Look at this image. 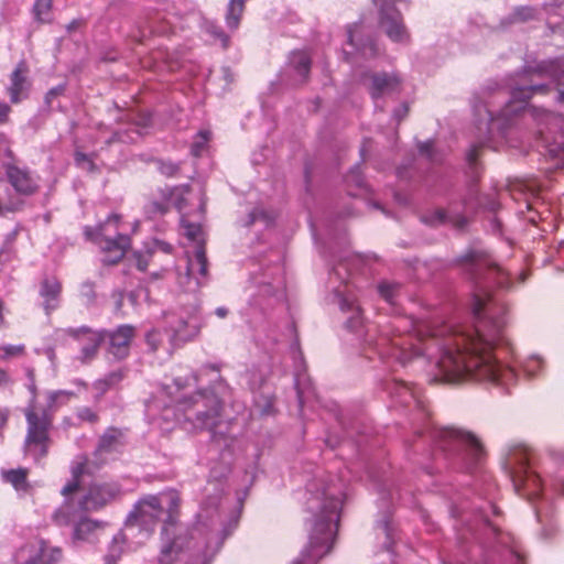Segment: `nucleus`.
Returning <instances> with one entry per match:
<instances>
[{"instance_id": "5701e85b", "label": "nucleus", "mask_w": 564, "mask_h": 564, "mask_svg": "<svg viewBox=\"0 0 564 564\" xmlns=\"http://www.w3.org/2000/svg\"><path fill=\"white\" fill-rule=\"evenodd\" d=\"M29 469L17 468L3 471V479L11 484L15 490L26 492L30 489L28 481Z\"/></svg>"}, {"instance_id": "4d7b16f0", "label": "nucleus", "mask_w": 564, "mask_h": 564, "mask_svg": "<svg viewBox=\"0 0 564 564\" xmlns=\"http://www.w3.org/2000/svg\"><path fill=\"white\" fill-rule=\"evenodd\" d=\"M557 91H558V100L564 102V85L563 84H558Z\"/></svg>"}, {"instance_id": "ddd939ff", "label": "nucleus", "mask_w": 564, "mask_h": 564, "mask_svg": "<svg viewBox=\"0 0 564 564\" xmlns=\"http://www.w3.org/2000/svg\"><path fill=\"white\" fill-rule=\"evenodd\" d=\"M135 337V328L132 325H120L112 332L107 330V351L117 360L126 359L130 354V347Z\"/></svg>"}, {"instance_id": "a878e982", "label": "nucleus", "mask_w": 564, "mask_h": 564, "mask_svg": "<svg viewBox=\"0 0 564 564\" xmlns=\"http://www.w3.org/2000/svg\"><path fill=\"white\" fill-rule=\"evenodd\" d=\"M245 11V4L241 0H230L226 14L227 26L235 31L239 28L240 20Z\"/></svg>"}, {"instance_id": "864d4df0", "label": "nucleus", "mask_w": 564, "mask_h": 564, "mask_svg": "<svg viewBox=\"0 0 564 564\" xmlns=\"http://www.w3.org/2000/svg\"><path fill=\"white\" fill-rule=\"evenodd\" d=\"M159 267L160 269L158 270V272L153 273V276L155 279H162L166 272V269L164 268L163 263H159Z\"/></svg>"}, {"instance_id": "bb28decb", "label": "nucleus", "mask_w": 564, "mask_h": 564, "mask_svg": "<svg viewBox=\"0 0 564 564\" xmlns=\"http://www.w3.org/2000/svg\"><path fill=\"white\" fill-rule=\"evenodd\" d=\"M101 528V523L88 518L80 519L74 529V538L77 540H87L98 529Z\"/></svg>"}, {"instance_id": "473e14b6", "label": "nucleus", "mask_w": 564, "mask_h": 564, "mask_svg": "<svg viewBox=\"0 0 564 564\" xmlns=\"http://www.w3.org/2000/svg\"><path fill=\"white\" fill-rule=\"evenodd\" d=\"M145 341L152 352H156L163 341V334L159 329H152L145 335Z\"/></svg>"}, {"instance_id": "4c0bfd02", "label": "nucleus", "mask_w": 564, "mask_h": 564, "mask_svg": "<svg viewBox=\"0 0 564 564\" xmlns=\"http://www.w3.org/2000/svg\"><path fill=\"white\" fill-rule=\"evenodd\" d=\"M74 156H75V162L77 165L82 166L84 164H87L89 170H91V171L95 170L94 160L90 159L89 155H87L86 153L76 151Z\"/></svg>"}, {"instance_id": "cd10ccee", "label": "nucleus", "mask_w": 564, "mask_h": 564, "mask_svg": "<svg viewBox=\"0 0 564 564\" xmlns=\"http://www.w3.org/2000/svg\"><path fill=\"white\" fill-rule=\"evenodd\" d=\"M53 11V0H35L32 14L37 23L44 24L51 22Z\"/></svg>"}, {"instance_id": "72a5a7b5", "label": "nucleus", "mask_w": 564, "mask_h": 564, "mask_svg": "<svg viewBox=\"0 0 564 564\" xmlns=\"http://www.w3.org/2000/svg\"><path fill=\"white\" fill-rule=\"evenodd\" d=\"M399 289L398 284L382 283L378 286V291L383 300L393 303V299Z\"/></svg>"}, {"instance_id": "7ed1b4c3", "label": "nucleus", "mask_w": 564, "mask_h": 564, "mask_svg": "<svg viewBox=\"0 0 564 564\" xmlns=\"http://www.w3.org/2000/svg\"><path fill=\"white\" fill-rule=\"evenodd\" d=\"M70 392L52 391L47 394L46 405L39 406L32 402L24 411L28 429L25 445L36 458H43L48 454L51 445L50 430L53 424L54 413L58 408L62 397H70Z\"/></svg>"}, {"instance_id": "5fc2aeb1", "label": "nucleus", "mask_w": 564, "mask_h": 564, "mask_svg": "<svg viewBox=\"0 0 564 564\" xmlns=\"http://www.w3.org/2000/svg\"><path fill=\"white\" fill-rule=\"evenodd\" d=\"M8 413L0 409V430L7 424Z\"/></svg>"}, {"instance_id": "b1692460", "label": "nucleus", "mask_w": 564, "mask_h": 564, "mask_svg": "<svg viewBox=\"0 0 564 564\" xmlns=\"http://www.w3.org/2000/svg\"><path fill=\"white\" fill-rule=\"evenodd\" d=\"M188 272L194 273L197 272L202 276H206L208 273V260L206 257V248L205 243H199L195 250V259L188 262Z\"/></svg>"}, {"instance_id": "c756f323", "label": "nucleus", "mask_w": 564, "mask_h": 564, "mask_svg": "<svg viewBox=\"0 0 564 564\" xmlns=\"http://www.w3.org/2000/svg\"><path fill=\"white\" fill-rule=\"evenodd\" d=\"M181 223H182V226L185 230V236L193 240V241H197L199 243H205L204 239H203V229H202V226L200 224H196V223H191L187 218H186V215L183 214L182 215V219H181Z\"/></svg>"}, {"instance_id": "9d476101", "label": "nucleus", "mask_w": 564, "mask_h": 564, "mask_svg": "<svg viewBox=\"0 0 564 564\" xmlns=\"http://www.w3.org/2000/svg\"><path fill=\"white\" fill-rule=\"evenodd\" d=\"M118 494L119 486L116 484L95 482L89 486L79 506L84 511H97L115 500Z\"/></svg>"}, {"instance_id": "c85d7f7f", "label": "nucleus", "mask_w": 564, "mask_h": 564, "mask_svg": "<svg viewBox=\"0 0 564 564\" xmlns=\"http://www.w3.org/2000/svg\"><path fill=\"white\" fill-rule=\"evenodd\" d=\"M340 308L345 312H348V311L352 312V316L348 321V326L350 328L356 329L361 325V323H362L361 308L358 304H356L355 301H350L348 299H343L340 301Z\"/></svg>"}, {"instance_id": "4468645a", "label": "nucleus", "mask_w": 564, "mask_h": 564, "mask_svg": "<svg viewBox=\"0 0 564 564\" xmlns=\"http://www.w3.org/2000/svg\"><path fill=\"white\" fill-rule=\"evenodd\" d=\"M164 510L161 500L158 496H148L141 499L133 512L131 518L143 525L154 524L163 514Z\"/></svg>"}, {"instance_id": "7c9ffc66", "label": "nucleus", "mask_w": 564, "mask_h": 564, "mask_svg": "<svg viewBox=\"0 0 564 564\" xmlns=\"http://www.w3.org/2000/svg\"><path fill=\"white\" fill-rule=\"evenodd\" d=\"M291 63L297 73L305 78L311 69V58L305 52H294L291 57Z\"/></svg>"}, {"instance_id": "37998d69", "label": "nucleus", "mask_w": 564, "mask_h": 564, "mask_svg": "<svg viewBox=\"0 0 564 564\" xmlns=\"http://www.w3.org/2000/svg\"><path fill=\"white\" fill-rule=\"evenodd\" d=\"M446 214L443 209H436L431 219L425 218L424 220L431 225L443 224L445 221Z\"/></svg>"}, {"instance_id": "e433bc0d", "label": "nucleus", "mask_w": 564, "mask_h": 564, "mask_svg": "<svg viewBox=\"0 0 564 564\" xmlns=\"http://www.w3.org/2000/svg\"><path fill=\"white\" fill-rule=\"evenodd\" d=\"M77 416L89 423H96L98 421V415L90 408L84 406L78 410Z\"/></svg>"}, {"instance_id": "8fccbe9b", "label": "nucleus", "mask_w": 564, "mask_h": 564, "mask_svg": "<svg viewBox=\"0 0 564 564\" xmlns=\"http://www.w3.org/2000/svg\"><path fill=\"white\" fill-rule=\"evenodd\" d=\"M480 254L478 252H469L465 256V260L468 262H479Z\"/></svg>"}, {"instance_id": "0eeeda50", "label": "nucleus", "mask_w": 564, "mask_h": 564, "mask_svg": "<svg viewBox=\"0 0 564 564\" xmlns=\"http://www.w3.org/2000/svg\"><path fill=\"white\" fill-rule=\"evenodd\" d=\"M65 336L73 338L82 345L78 357L82 364L91 362L98 355L101 344L106 340L107 330H96L88 326L68 327L62 329Z\"/></svg>"}, {"instance_id": "49530a36", "label": "nucleus", "mask_w": 564, "mask_h": 564, "mask_svg": "<svg viewBox=\"0 0 564 564\" xmlns=\"http://www.w3.org/2000/svg\"><path fill=\"white\" fill-rule=\"evenodd\" d=\"M492 267L497 271L499 285L502 288H508L509 286L508 274L500 267H498L496 264H494Z\"/></svg>"}, {"instance_id": "393cba45", "label": "nucleus", "mask_w": 564, "mask_h": 564, "mask_svg": "<svg viewBox=\"0 0 564 564\" xmlns=\"http://www.w3.org/2000/svg\"><path fill=\"white\" fill-rule=\"evenodd\" d=\"M126 377L124 369H118L109 372L105 378L95 381L94 388L100 393H106L109 389L119 384Z\"/></svg>"}, {"instance_id": "9b49d317", "label": "nucleus", "mask_w": 564, "mask_h": 564, "mask_svg": "<svg viewBox=\"0 0 564 564\" xmlns=\"http://www.w3.org/2000/svg\"><path fill=\"white\" fill-rule=\"evenodd\" d=\"M19 554L28 555L22 564H58L63 557L62 549L50 545L42 539L28 543Z\"/></svg>"}, {"instance_id": "2f4dec72", "label": "nucleus", "mask_w": 564, "mask_h": 564, "mask_svg": "<svg viewBox=\"0 0 564 564\" xmlns=\"http://www.w3.org/2000/svg\"><path fill=\"white\" fill-rule=\"evenodd\" d=\"M191 191L189 185H181L171 189V198L180 212H183L187 206L186 196L191 194Z\"/></svg>"}, {"instance_id": "09e8293b", "label": "nucleus", "mask_w": 564, "mask_h": 564, "mask_svg": "<svg viewBox=\"0 0 564 564\" xmlns=\"http://www.w3.org/2000/svg\"><path fill=\"white\" fill-rule=\"evenodd\" d=\"M84 25V21L82 19H75L73 21H70L67 25H66V30L72 33L78 29H80L82 26Z\"/></svg>"}, {"instance_id": "ea45409f", "label": "nucleus", "mask_w": 564, "mask_h": 564, "mask_svg": "<svg viewBox=\"0 0 564 564\" xmlns=\"http://www.w3.org/2000/svg\"><path fill=\"white\" fill-rule=\"evenodd\" d=\"M1 350L3 351V355L1 356L2 359H7L9 357H12V356H19V355H22L24 352V347L23 346H4L1 348Z\"/></svg>"}, {"instance_id": "412c9836", "label": "nucleus", "mask_w": 564, "mask_h": 564, "mask_svg": "<svg viewBox=\"0 0 564 564\" xmlns=\"http://www.w3.org/2000/svg\"><path fill=\"white\" fill-rule=\"evenodd\" d=\"M91 460L86 456L80 457L72 467L73 479L68 481L62 489L63 496H69L76 492L80 486V478L84 475H91Z\"/></svg>"}, {"instance_id": "58836bf2", "label": "nucleus", "mask_w": 564, "mask_h": 564, "mask_svg": "<svg viewBox=\"0 0 564 564\" xmlns=\"http://www.w3.org/2000/svg\"><path fill=\"white\" fill-rule=\"evenodd\" d=\"M360 28L361 26L358 23H354L347 28L348 43L354 47L359 46L358 40H357V34H358Z\"/></svg>"}, {"instance_id": "dca6fc26", "label": "nucleus", "mask_w": 564, "mask_h": 564, "mask_svg": "<svg viewBox=\"0 0 564 564\" xmlns=\"http://www.w3.org/2000/svg\"><path fill=\"white\" fill-rule=\"evenodd\" d=\"M172 250L173 248L170 243L154 240L151 245H147L144 249L134 251L129 258V261H131L139 271L145 272L156 252L161 251L169 256L172 253Z\"/></svg>"}, {"instance_id": "f704fd0d", "label": "nucleus", "mask_w": 564, "mask_h": 564, "mask_svg": "<svg viewBox=\"0 0 564 564\" xmlns=\"http://www.w3.org/2000/svg\"><path fill=\"white\" fill-rule=\"evenodd\" d=\"M158 169L160 173L166 177H173L180 171V166L171 161H159Z\"/></svg>"}, {"instance_id": "bf43d9fd", "label": "nucleus", "mask_w": 564, "mask_h": 564, "mask_svg": "<svg viewBox=\"0 0 564 564\" xmlns=\"http://www.w3.org/2000/svg\"><path fill=\"white\" fill-rule=\"evenodd\" d=\"M8 212H13V209L8 206H3L0 202V216H4Z\"/></svg>"}, {"instance_id": "13d9d810", "label": "nucleus", "mask_w": 564, "mask_h": 564, "mask_svg": "<svg viewBox=\"0 0 564 564\" xmlns=\"http://www.w3.org/2000/svg\"><path fill=\"white\" fill-rule=\"evenodd\" d=\"M522 12H525V15H523V19L532 17V10L531 9L522 8L521 10H519L517 12V14H521Z\"/></svg>"}, {"instance_id": "6e6552de", "label": "nucleus", "mask_w": 564, "mask_h": 564, "mask_svg": "<svg viewBox=\"0 0 564 564\" xmlns=\"http://www.w3.org/2000/svg\"><path fill=\"white\" fill-rule=\"evenodd\" d=\"M200 319L196 315L187 317L169 314L166 316V332L170 334L172 352L185 343L194 340L200 333Z\"/></svg>"}, {"instance_id": "f03ea898", "label": "nucleus", "mask_w": 564, "mask_h": 564, "mask_svg": "<svg viewBox=\"0 0 564 564\" xmlns=\"http://www.w3.org/2000/svg\"><path fill=\"white\" fill-rule=\"evenodd\" d=\"M341 507L340 499L327 488L322 497H315L310 503V509L319 511L315 514L310 541L303 552V560L295 564H313V561L326 555L332 549L333 523L338 520Z\"/></svg>"}, {"instance_id": "6e6d98bb", "label": "nucleus", "mask_w": 564, "mask_h": 564, "mask_svg": "<svg viewBox=\"0 0 564 564\" xmlns=\"http://www.w3.org/2000/svg\"><path fill=\"white\" fill-rule=\"evenodd\" d=\"M409 112L408 106H403L401 112H395V116L398 117V120L400 121L403 117H405Z\"/></svg>"}, {"instance_id": "3c124183", "label": "nucleus", "mask_w": 564, "mask_h": 564, "mask_svg": "<svg viewBox=\"0 0 564 564\" xmlns=\"http://www.w3.org/2000/svg\"><path fill=\"white\" fill-rule=\"evenodd\" d=\"M10 382V377L8 372L0 368V384L6 386Z\"/></svg>"}, {"instance_id": "a19ab883", "label": "nucleus", "mask_w": 564, "mask_h": 564, "mask_svg": "<svg viewBox=\"0 0 564 564\" xmlns=\"http://www.w3.org/2000/svg\"><path fill=\"white\" fill-rule=\"evenodd\" d=\"M65 91L64 85H58L56 87L51 88L47 94L45 95V102L47 105H51L53 99L57 96L62 95Z\"/></svg>"}, {"instance_id": "a18cd8bd", "label": "nucleus", "mask_w": 564, "mask_h": 564, "mask_svg": "<svg viewBox=\"0 0 564 564\" xmlns=\"http://www.w3.org/2000/svg\"><path fill=\"white\" fill-rule=\"evenodd\" d=\"M148 208H149V212L158 213V214H165L169 210L166 204L159 203L155 200L151 202L149 204Z\"/></svg>"}, {"instance_id": "774afa93", "label": "nucleus", "mask_w": 564, "mask_h": 564, "mask_svg": "<svg viewBox=\"0 0 564 564\" xmlns=\"http://www.w3.org/2000/svg\"><path fill=\"white\" fill-rule=\"evenodd\" d=\"M171 503H172L173 506L177 507L178 501H177V499L172 498Z\"/></svg>"}, {"instance_id": "aec40b11", "label": "nucleus", "mask_w": 564, "mask_h": 564, "mask_svg": "<svg viewBox=\"0 0 564 564\" xmlns=\"http://www.w3.org/2000/svg\"><path fill=\"white\" fill-rule=\"evenodd\" d=\"M525 73L557 80L564 76V63L558 58L542 61L534 66H528Z\"/></svg>"}, {"instance_id": "1a4fd4ad", "label": "nucleus", "mask_w": 564, "mask_h": 564, "mask_svg": "<svg viewBox=\"0 0 564 564\" xmlns=\"http://www.w3.org/2000/svg\"><path fill=\"white\" fill-rule=\"evenodd\" d=\"M444 440H453L464 447L466 456L473 465L480 464L486 457V449L482 442L471 432L447 427L441 432Z\"/></svg>"}, {"instance_id": "e2e57ef3", "label": "nucleus", "mask_w": 564, "mask_h": 564, "mask_svg": "<svg viewBox=\"0 0 564 564\" xmlns=\"http://www.w3.org/2000/svg\"><path fill=\"white\" fill-rule=\"evenodd\" d=\"M2 311H3V302L0 300V326L3 325V323H4V317H3Z\"/></svg>"}, {"instance_id": "f3484780", "label": "nucleus", "mask_w": 564, "mask_h": 564, "mask_svg": "<svg viewBox=\"0 0 564 564\" xmlns=\"http://www.w3.org/2000/svg\"><path fill=\"white\" fill-rule=\"evenodd\" d=\"M6 175L15 192L21 195H32L37 189L36 182L26 170H22L13 164H7Z\"/></svg>"}, {"instance_id": "603ef678", "label": "nucleus", "mask_w": 564, "mask_h": 564, "mask_svg": "<svg viewBox=\"0 0 564 564\" xmlns=\"http://www.w3.org/2000/svg\"><path fill=\"white\" fill-rule=\"evenodd\" d=\"M216 35L221 40L223 46L227 47L229 44V37L221 30L216 33Z\"/></svg>"}, {"instance_id": "79ce46f5", "label": "nucleus", "mask_w": 564, "mask_h": 564, "mask_svg": "<svg viewBox=\"0 0 564 564\" xmlns=\"http://www.w3.org/2000/svg\"><path fill=\"white\" fill-rule=\"evenodd\" d=\"M482 150V144H475L471 147V149L468 152L467 159L469 164L474 165L476 164L480 153Z\"/></svg>"}, {"instance_id": "680f3d73", "label": "nucleus", "mask_w": 564, "mask_h": 564, "mask_svg": "<svg viewBox=\"0 0 564 564\" xmlns=\"http://www.w3.org/2000/svg\"><path fill=\"white\" fill-rule=\"evenodd\" d=\"M172 549H173V545H172V544H170V545L165 546V547L162 550V556H163V558H164L165 556H167V555L172 552Z\"/></svg>"}, {"instance_id": "20e7f679", "label": "nucleus", "mask_w": 564, "mask_h": 564, "mask_svg": "<svg viewBox=\"0 0 564 564\" xmlns=\"http://www.w3.org/2000/svg\"><path fill=\"white\" fill-rule=\"evenodd\" d=\"M178 410L192 430L214 431L221 420L223 403L213 391H197L178 402Z\"/></svg>"}, {"instance_id": "2eb2a0df", "label": "nucleus", "mask_w": 564, "mask_h": 564, "mask_svg": "<svg viewBox=\"0 0 564 564\" xmlns=\"http://www.w3.org/2000/svg\"><path fill=\"white\" fill-rule=\"evenodd\" d=\"M29 66L24 59L20 61L10 75L8 94L12 104H19L28 97L30 82L28 78Z\"/></svg>"}, {"instance_id": "423d86ee", "label": "nucleus", "mask_w": 564, "mask_h": 564, "mask_svg": "<svg viewBox=\"0 0 564 564\" xmlns=\"http://www.w3.org/2000/svg\"><path fill=\"white\" fill-rule=\"evenodd\" d=\"M120 219L121 217L119 215L112 214L98 227L96 241L105 252V262L108 264L118 263L124 257L131 243V239L128 235L116 232L113 238L106 236L110 226H113L117 231Z\"/></svg>"}, {"instance_id": "69168bd1", "label": "nucleus", "mask_w": 564, "mask_h": 564, "mask_svg": "<svg viewBox=\"0 0 564 564\" xmlns=\"http://www.w3.org/2000/svg\"><path fill=\"white\" fill-rule=\"evenodd\" d=\"M198 135L203 139V141H207V138H208V132H204V131H200L198 133Z\"/></svg>"}, {"instance_id": "c03bdc74", "label": "nucleus", "mask_w": 564, "mask_h": 564, "mask_svg": "<svg viewBox=\"0 0 564 564\" xmlns=\"http://www.w3.org/2000/svg\"><path fill=\"white\" fill-rule=\"evenodd\" d=\"M11 108L6 102L0 101V126L9 121Z\"/></svg>"}, {"instance_id": "6ab92c4d", "label": "nucleus", "mask_w": 564, "mask_h": 564, "mask_svg": "<svg viewBox=\"0 0 564 564\" xmlns=\"http://www.w3.org/2000/svg\"><path fill=\"white\" fill-rule=\"evenodd\" d=\"M371 86L369 88L372 99H378L399 89L401 79L394 74H373L370 76Z\"/></svg>"}, {"instance_id": "f8f14e48", "label": "nucleus", "mask_w": 564, "mask_h": 564, "mask_svg": "<svg viewBox=\"0 0 564 564\" xmlns=\"http://www.w3.org/2000/svg\"><path fill=\"white\" fill-rule=\"evenodd\" d=\"M530 453L525 452L519 462L518 468L512 476L513 485L517 491H525L530 496H538L541 491L542 480L538 474L531 469Z\"/></svg>"}, {"instance_id": "052dcab7", "label": "nucleus", "mask_w": 564, "mask_h": 564, "mask_svg": "<svg viewBox=\"0 0 564 564\" xmlns=\"http://www.w3.org/2000/svg\"><path fill=\"white\" fill-rule=\"evenodd\" d=\"M216 314H217V316L224 318L227 315V310L225 307H218L216 310Z\"/></svg>"}, {"instance_id": "4be33fe9", "label": "nucleus", "mask_w": 564, "mask_h": 564, "mask_svg": "<svg viewBox=\"0 0 564 564\" xmlns=\"http://www.w3.org/2000/svg\"><path fill=\"white\" fill-rule=\"evenodd\" d=\"M123 432L117 427H109L101 435L96 453H111L123 446Z\"/></svg>"}, {"instance_id": "338daca9", "label": "nucleus", "mask_w": 564, "mask_h": 564, "mask_svg": "<svg viewBox=\"0 0 564 564\" xmlns=\"http://www.w3.org/2000/svg\"><path fill=\"white\" fill-rule=\"evenodd\" d=\"M199 145H200L199 143H195V144L193 145V152H194L195 154H198V150H197V148H198Z\"/></svg>"}, {"instance_id": "c9c22d12", "label": "nucleus", "mask_w": 564, "mask_h": 564, "mask_svg": "<svg viewBox=\"0 0 564 564\" xmlns=\"http://www.w3.org/2000/svg\"><path fill=\"white\" fill-rule=\"evenodd\" d=\"M257 406L261 415H271L274 413V399L272 397H261L257 401Z\"/></svg>"}, {"instance_id": "f257e3e1", "label": "nucleus", "mask_w": 564, "mask_h": 564, "mask_svg": "<svg viewBox=\"0 0 564 564\" xmlns=\"http://www.w3.org/2000/svg\"><path fill=\"white\" fill-rule=\"evenodd\" d=\"M487 302L476 295L473 312L477 318L474 327L435 325L429 321L398 317L392 324L391 355L401 362L413 356L441 350L437 367L447 381L471 377L479 381H498L501 366L494 356L495 346L502 341L505 318L482 321Z\"/></svg>"}, {"instance_id": "0e129e2a", "label": "nucleus", "mask_w": 564, "mask_h": 564, "mask_svg": "<svg viewBox=\"0 0 564 564\" xmlns=\"http://www.w3.org/2000/svg\"><path fill=\"white\" fill-rule=\"evenodd\" d=\"M199 200H200L199 202V212L202 214H204L205 213V202L203 200V198H200Z\"/></svg>"}, {"instance_id": "de8ad7c7", "label": "nucleus", "mask_w": 564, "mask_h": 564, "mask_svg": "<svg viewBox=\"0 0 564 564\" xmlns=\"http://www.w3.org/2000/svg\"><path fill=\"white\" fill-rule=\"evenodd\" d=\"M529 95L528 97L532 96L533 94H546L549 91V87L546 85H535L529 87Z\"/></svg>"}, {"instance_id": "a211bd4d", "label": "nucleus", "mask_w": 564, "mask_h": 564, "mask_svg": "<svg viewBox=\"0 0 564 564\" xmlns=\"http://www.w3.org/2000/svg\"><path fill=\"white\" fill-rule=\"evenodd\" d=\"M62 290V283L56 276H47L42 280L40 295L43 299V306L46 314H51L58 307Z\"/></svg>"}, {"instance_id": "39448f33", "label": "nucleus", "mask_w": 564, "mask_h": 564, "mask_svg": "<svg viewBox=\"0 0 564 564\" xmlns=\"http://www.w3.org/2000/svg\"><path fill=\"white\" fill-rule=\"evenodd\" d=\"M532 117L538 126V134L550 155L564 156V119L544 109L533 110Z\"/></svg>"}]
</instances>
